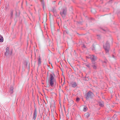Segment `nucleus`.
I'll return each instance as SVG.
<instances>
[{
	"instance_id": "1",
	"label": "nucleus",
	"mask_w": 120,
	"mask_h": 120,
	"mask_svg": "<svg viewBox=\"0 0 120 120\" xmlns=\"http://www.w3.org/2000/svg\"><path fill=\"white\" fill-rule=\"evenodd\" d=\"M49 84L51 86H53L56 83V80L53 75H50Z\"/></svg>"
},
{
	"instance_id": "2",
	"label": "nucleus",
	"mask_w": 120,
	"mask_h": 120,
	"mask_svg": "<svg viewBox=\"0 0 120 120\" xmlns=\"http://www.w3.org/2000/svg\"><path fill=\"white\" fill-rule=\"evenodd\" d=\"M104 47L105 51L106 53H107V52H108L109 48V46L108 42H107L106 44L104 45Z\"/></svg>"
},
{
	"instance_id": "3",
	"label": "nucleus",
	"mask_w": 120,
	"mask_h": 120,
	"mask_svg": "<svg viewBox=\"0 0 120 120\" xmlns=\"http://www.w3.org/2000/svg\"><path fill=\"white\" fill-rule=\"evenodd\" d=\"M94 95L93 93L90 92H88L86 94V98L88 99L89 98H92Z\"/></svg>"
},
{
	"instance_id": "4",
	"label": "nucleus",
	"mask_w": 120,
	"mask_h": 120,
	"mask_svg": "<svg viewBox=\"0 0 120 120\" xmlns=\"http://www.w3.org/2000/svg\"><path fill=\"white\" fill-rule=\"evenodd\" d=\"M60 14L63 17H64L66 14V11L63 10L60 12Z\"/></svg>"
},
{
	"instance_id": "5",
	"label": "nucleus",
	"mask_w": 120,
	"mask_h": 120,
	"mask_svg": "<svg viewBox=\"0 0 120 120\" xmlns=\"http://www.w3.org/2000/svg\"><path fill=\"white\" fill-rule=\"evenodd\" d=\"M89 57H90L92 61H94L96 60V57L95 56L93 55H90Z\"/></svg>"
},
{
	"instance_id": "6",
	"label": "nucleus",
	"mask_w": 120,
	"mask_h": 120,
	"mask_svg": "<svg viewBox=\"0 0 120 120\" xmlns=\"http://www.w3.org/2000/svg\"><path fill=\"white\" fill-rule=\"evenodd\" d=\"M89 57H90L92 61H94L96 60V57L95 56L93 55H90Z\"/></svg>"
},
{
	"instance_id": "7",
	"label": "nucleus",
	"mask_w": 120,
	"mask_h": 120,
	"mask_svg": "<svg viewBox=\"0 0 120 120\" xmlns=\"http://www.w3.org/2000/svg\"><path fill=\"white\" fill-rule=\"evenodd\" d=\"M37 116V112L36 110V109H35L34 110L33 115V118L34 119V120H35L36 119Z\"/></svg>"
},
{
	"instance_id": "8",
	"label": "nucleus",
	"mask_w": 120,
	"mask_h": 120,
	"mask_svg": "<svg viewBox=\"0 0 120 120\" xmlns=\"http://www.w3.org/2000/svg\"><path fill=\"white\" fill-rule=\"evenodd\" d=\"M72 86L74 88H75L77 86V83L75 82H73L71 83Z\"/></svg>"
},
{
	"instance_id": "9",
	"label": "nucleus",
	"mask_w": 120,
	"mask_h": 120,
	"mask_svg": "<svg viewBox=\"0 0 120 120\" xmlns=\"http://www.w3.org/2000/svg\"><path fill=\"white\" fill-rule=\"evenodd\" d=\"M82 110L84 111H85L87 110V107L85 106H83L81 107Z\"/></svg>"
},
{
	"instance_id": "10",
	"label": "nucleus",
	"mask_w": 120,
	"mask_h": 120,
	"mask_svg": "<svg viewBox=\"0 0 120 120\" xmlns=\"http://www.w3.org/2000/svg\"><path fill=\"white\" fill-rule=\"evenodd\" d=\"M9 48L8 47H7L6 49V52H5V54L6 56L7 55L9 52Z\"/></svg>"
},
{
	"instance_id": "11",
	"label": "nucleus",
	"mask_w": 120,
	"mask_h": 120,
	"mask_svg": "<svg viewBox=\"0 0 120 120\" xmlns=\"http://www.w3.org/2000/svg\"><path fill=\"white\" fill-rule=\"evenodd\" d=\"M89 114L88 113H87L84 115V116L86 118H88L90 116Z\"/></svg>"
},
{
	"instance_id": "12",
	"label": "nucleus",
	"mask_w": 120,
	"mask_h": 120,
	"mask_svg": "<svg viewBox=\"0 0 120 120\" xmlns=\"http://www.w3.org/2000/svg\"><path fill=\"white\" fill-rule=\"evenodd\" d=\"M41 59L40 57H39L38 59V65H40L41 63Z\"/></svg>"
},
{
	"instance_id": "13",
	"label": "nucleus",
	"mask_w": 120,
	"mask_h": 120,
	"mask_svg": "<svg viewBox=\"0 0 120 120\" xmlns=\"http://www.w3.org/2000/svg\"><path fill=\"white\" fill-rule=\"evenodd\" d=\"M3 37L1 36H0V42H3Z\"/></svg>"
},
{
	"instance_id": "14",
	"label": "nucleus",
	"mask_w": 120,
	"mask_h": 120,
	"mask_svg": "<svg viewBox=\"0 0 120 120\" xmlns=\"http://www.w3.org/2000/svg\"><path fill=\"white\" fill-rule=\"evenodd\" d=\"M13 87H11L10 88V92L11 93H12L13 92Z\"/></svg>"
},
{
	"instance_id": "15",
	"label": "nucleus",
	"mask_w": 120,
	"mask_h": 120,
	"mask_svg": "<svg viewBox=\"0 0 120 120\" xmlns=\"http://www.w3.org/2000/svg\"><path fill=\"white\" fill-rule=\"evenodd\" d=\"M44 27L45 28V30H48V28L47 27V24H45L44 25Z\"/></svg>"
},
{
	"instance_id": "16",
	"label": "nucleus",
	"mask_w": 120,
	"mask_h": 120,
	"mask_svg": "<svg viewBox=\"0 0 120 120\" xmlns=\"http://www.w3.org/2000/svg\"><path fill=\"white\" fill-rule=\"evenodd\" d=\"M69 103H70V104H73L74 103L73 101L72 100H71L70 102H69Z\"/></svg>"
},
{
	"instance_id": "17",
	"label": "nucleus",
	"mask_w": 120,
	"mask_h": 120,
	"mask_svg": "<svg viewBox=\"0 0 120 120\" xmlns=\"http://www.w3.org/2000/svg\"><path fill=\"white\" fill-rule=\"evenodd\" d=\"M99 105L100 106H103V105L102 103H100Z\"/></svg>"
},
{
	"instance_id": "18",
	"label": "nucleus",
	"mask_w": 120,
	"mask_h": 120,
	"mask_svg": "<svg viewBox=\"0 0 120 120\" xmlns=\"http://www.w3.org/2000/svg\"><path fill=\"white\" fill-rule=\"evenodd\" d=\"M79 100V98H78L76 99V101H77L78 102Z\"/></svg>"
},
{
	"instance_id": "19",
	"label": "nucleus",
	"mask_w": 120,
	"mask_h": 120,
	"mask_svg": "<svg viewBox=\"0 0 120 120\" xmlns=\"http://www.w3.org/2000/svg\"><path fill=\"white\" fill-rule=\"evenodd\" d=\"M94 68H96V67L95 66H94Z\"/></svg>"
},
{
	"instance_id": "20",
	"label": "nucleus",
	"mask_w": 120,
	"mask_h": 120,
	"mask_svg": "<svg viewBox=\"0 0 120 120\" xmlns=\"http://www.w3.org/2000/svg\"><path fill=\"white\" fill-rule=\"evenodd\" d=\"M47 87H49V85H47Z\"/></svg>"
},
{
	"instance_id": "21",
	"label": "nucleus",
	"mask_w": 120,
	"mask_h": 120,
	"mask_svg": "<svg viewBox=\"0 0 120 120\" xmlns=\"http://www.w3.org/2000/svg\"><path fill=\"white\" fill-rule=\"evenodd\" d=\"M46 20H46V19H45V21H46Z\"/></svg>"
},
{
	"instance_id": "22",
	"label": "nucleus",
	"mask_w": 120,
	"mask_h": 120,
	"mask_svg": "<svg viewBox=\"0 0 120 120\" xmlns=\"http://www.w3.org/2000/svg\"><path fill=\"white\" fill-rule=\"evenodd\" d=\"M115 116H116V115H114V117H115Z\"/></svg>"
},
{
	"instance_id": "23",
	"label": "nucleus",
	"mask_w": 120,
	"mask_h": 120,
	"mask_svg": "<svg viewBox=\"0 0 120 120\" xmlns=\"http://www.w3.org/2000/svg\"><path fill=\"white\" fill-rule=\"evenodd\" d=\"M60 2H59V3H58V4H59V3H60Z\"/></svg>"
},
{
	"instance_id": "24",
	"label": "nucleus",
	"mask_w": 120,
	"mask_h": 120,
	"mask_svg": "<svg viewBox=\"0 0 120 120\" xmlns=\"http://www.w3.org/2000/svg\"><path fill=\"white\" fill-rule=\"evenodd\" d=\"M94 10H93L92 11H94Z\"/></svg>"
},
{
	"instance_id": "25",
	"label": "nucleus",
	"mask_w": 120,
	"mask_h": 120,
	"mask_svg": "<svg viewBox=\"0 0 120 120\" xmlns=\"http://www.w3.org/2000/svg\"><path fill=\"white\" fill-rule=\"evenodd\" d=\"M109 120H111L110 119Z\"/></svg>"
}]
</instances>
